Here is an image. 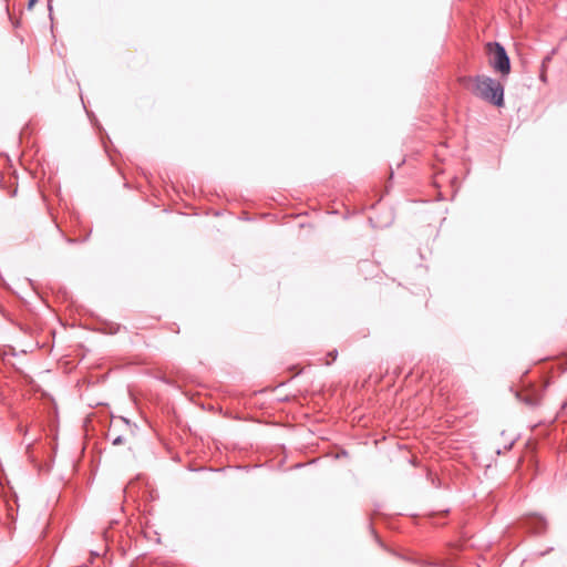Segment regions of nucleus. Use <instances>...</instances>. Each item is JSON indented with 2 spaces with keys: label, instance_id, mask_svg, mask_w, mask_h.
I'll return each instance as SVG.
<instances>
[{
  "label": "nucleus",
  "instance_id": "obj_1",
  "mask_svg": "<svg viewBox=\"0 0 567 567\" xmlns=\"http://www.w3.org/2000/svg\"><path fill=\"white\" fill-rule=\"evenodd\" d=\"M462 83L477 97L495 105H504L503 84L487 75L463 78Z\"/></svg>",
  "mask_w": 567,
  "mask_h": 567
},
{
  "label": "nucleus",
  "instance_id": "obj_5",
  "mask_svg": "<svg viewBox=\"0 0 567 567\" xmlns=\"http://www.w3.org/2000/svg\"><path fill=\"white\" fill-rule=\"evenodd\" d=\"M124 442H125V439L122 435H117V436L112 439V444L113 445H121Z\"/></svg>",
  "mask_w": 567,
  "mask_h": 567
},
{
  "label": "nucleus",
  "instance_id": "obj_2",
  "mask_svg": "<svg viewBox=\"0 0 567 567\" xmlns=\"http://www.w3.org/2000/svg\"><path fill=\"white\" fill-rule=\"evenodd\" d=\"M488 62L495 72L507 76L511 72V60L505 48L498 42L487 43Z\"/></svg>",
  "mask_w": 567,
  "mask_h": 567
},
{
  "label": "nucleus",
  "instance_id": "obj_6",
  "mask_svg": "<svg viewBox=\"0 0 567 567\" xmlns=\"http://www.w3.org/2000/svg\"><path fill=\"white\" fill-rule=\"evenodd\" d=\"M329 355L332 358V361L337 358V351L330 352Z\"/></svg>",
  "mask_w": 567,
  "mask_h": 567
},
{
  "label": "nucleus",
  "instance_id": "obj_7",
  "mask_svg": "<svg viewBox=\"0 0 567 567\" xmlns=\"http://www.w3.org/2000/svg\"><path fill=\"white\" fill-rule=\"evenodd\" d=\"M37 2V0H29V9L32 8L34 6V3Z\"/></svg>",
  "mask_w": 567,
  "mask_h": 567
},
{
  "label": "nucleus",
  "instance_id": "obj_4",
  "mask_svg": "<svg viewBox=\"0 0 567 567\" xmlns=\"http://www.w3.org/2000/svg\"><path fill=\"white\" fill-rule=\"evenodd\" d=\"M516 395L519 401H522L523 403L530 408H535L540 403V395L536 392H518Z\"/></svg>",
  "mask_w": 567,
  "mask_h": 567
},
{
  "label": "nucleus",
  "instance_id": "obj_3",
  "mask_svg": "<svg viewBox=\"0 0 567 567\" xmlns=\"http://www.w3.org/2000/svg\"><path fill=\"white\" fill-rule=\"evenodd\" d=\"M528 529L536 535L543 534L547 528V522L538 515L529 516L525 519Z\"/></svg>",
  "mask_w": 567,
  "mask_h": 567
}]
</instances>
